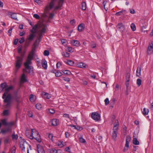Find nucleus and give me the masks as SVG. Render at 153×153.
<instances>
[{
	"label": "nucleus",
	"instance_id": "1",
	"mask_svg": "<svg viewBox=\"0 0 153 153\" xmlns=\"http://www.w3.org/2000/svg\"><path fill=\"white\" fill-rule=\"evenodd\" d=\"M48 29L47 25L42 22L39 25H36L30 30L31 34L28 38H42L45 34L47 32Z\"/></svg>",
	"mask_w": 153,
	"mask_h": 153
},
{
	"label": "nucleus",
	"instance_id": "2",
	"mask_svg": "<svg viewBox=\"0 0 153 153\" xmlns=\"http://www.w3.org/2000/svg\"><path fill=\"white\" fill-rule=\"evenodd\" d=\"M20 147L22 151H23L24 153H26L25 149H26L27 153H29V148L30 150L32 149L31 146L28 144L24 139H21L20 140Z\"/></svg>",
	"mask_w": 153,
	"mask_h": 153
},
{
	"label": "nucleus",
	"instance_id": "3",
	"mask_svg": "<svg viewBox=\"0 0 153 153\" xmlns=\"http://www.w3.org/2000/svg\"><path fill=\"white\" fill-rule=\"evenodd\" d=\"M34 52H32L30 53L27 57L26 62L24 63V65L27 69L29 70L30 71L31 70V67L30 65L32 63L31 61L33 59L34 55Z\"/></svg>",
	"mask_w": 153,
	"mask_h": 153
},
{
	"label": "nucleus",
	"instance_id": "4",
	"mask_svg": "<svg viewBox=\"0 0 153 153\" xmlns=\"http://www.w3.org/2000/svg\"><path fill=\"white\" fill-rule=\"evenodd\" d=\"M115 123L116 124H114L112 134V138L114 140H116L117 137L119 128V123L118 120H116Z\"/></svg>",
	"mask_w": 153,
	"mask_h": 153
},
{
	"label": "nucleus",
	"instance_id": "5",
	"mask_svg": "<svg viewBox=\"0 0 153 153\" xmlns=\"http://www.w3.org/2000/svg\"><path fill=\"white\" fill-rule=\"evenodd\" d=\"M7 94H5L4 93L2 97V98L4 99V102L5 103H7V104L5 105L6 107H8L10 105L11 100V95L10 94H8L7 96Z\"/></svg>",
	"mask_w": 153,
	"mask_h": 153
},
{
	"label": "nucleus",
	"instance_id": "6",
	"mask_svg": "<svg viewBox=\"0 0 153 153\" xmlns=\"http://www.w3.org/2000/svg\"><path fill=\"white\" fill-rule=\"evenodd\" d=\"M32 136L38 142L41 141V139L39 132L35 129H32Z\"/></svg>",
	"mask_w": 153,
	"mask_h": 153
},
{
	"label": "nucleus",
	"instance_id": "7",
	"mask_svg": "<svg viewBox=\"0 0 153 153\" xmlns=\"http://www.w3.org/2000/svg\"><path fill=\"white\" fill-rule=\"evenodd\" d=\"M153 51V42H151L149 43V46L148 47L147 53L148 54H151L152 53Z\"/></svg>",
	"mask_w": 153,
	"mask_h": 153
},
{
	"label": "nucleus",
	"instance_id": "8",
	"mask_svg": "<svg viewBox=\"0 0 153 153\" xmlns=\"http://www.w3.org/2000/svg\"><path fill=\"white\" fill-rule=\"evenodd\" d=\"M17 61L16 62V67L17 69L20 68L22 62V58L19 57H17Z\"/></svg>",
	"mask_w": 153,
	"mask_h": 153
},
{
	"label": "nucleus",
	"instance_id": "9",
	"mask_svg": "<svg viewBox=\"0 0 153 153\" xmlns=\"http://www.w3.org/2000/svg\"><path fill=\"white\" fill-rule=\"evenodd\" d=\"M56 0H52L50 2L49 5H47L45 7V10L47 11H49V10L51 9L53 7L55 1Z\"/></svg>",
	"mask_w": 153,
	"mask_h": 153
},
{
	"label": "nucleus",
	"instance_id": "10",
	"mask_svg": "<svg viewBox=\"0 0 153 153\" xmlns=\"http://www.w3.org/2000/svg\"><path fill=\"white\" fill-rule=\"evenodd\" d=\"M91 117L95 121H98L100 119V116L98 113L96 112H93L92 114Z\"/></svg>",
	"mask_w": 153,
	"mask_h": 153
},
{
	"label": "nucleus",
	"instance_id": "11",
	"mask_svg": "<svg viewBox=\"0 0 153 153\" xmlns=\"http://www.w3.org/2000/svg\"><path fill=\"white\" fill-rule=\"evenodd\" d=\"M137 135L136 134H135L134 133L133 136V143L135 145H138L140 143L137 140Z\"/></svg>",
	"mask_w": 153,
	"mask_h": 153
},
{
	"label": "nucleus",
	"instance_id": "12",
	"mask_svg": "<svg viewBox=\"0 0 153 153\" xmlns=\"http://www.w3.org/2000/svg\"><path fill=\"white\" fill-rule=\"evenodd\" d=\"M117 29L120 31L123 32L124 30V27L123 23H118L117 26Z\"/></svg>",
	"mask_w": 153,
	"mask_h": 153
},
{
	"label": "nucleus",
	"instance_id": "13",
	"mask_svg": "<svg viewBox=\"0 0 153 153\" xmlns=\"http://www.w3.org/2000/svg\"><path fill=\"white\" fill-rule=\"evenodd\" d=\"M64 2V0H59L58 6H56L54 8V10H57L62 7Z\"/></svg>",
	"mask_w": 153,
	"mask_h": 153
},
{
	"label": "nucleus",
	"instance_id": "14",
	"mask_svg": "<svg viewBox=\"0 0 153 153\" xmlns=\"http://www.w3.org/2000/svg\"><path fill=\"white\" fill-rule=\"evenodd\" d=\"M131 138L130 136L129 135L127 136L126 138V142L125 145V146L129 148V144Z\"/></svg>",
	"mask_w": 153,
	"mask_h": 153
},
{
	"label": "nucleus",
	"instance_id": "15",
	"mask_svg": "<svg viewBox=\"0 0 153 153\" xmlns=\"http://www.w3.org/2000/svg\"><path fill=\"white\" fill-rule=\"evenodd\" d=\"M26 136L32 140L33 137L32 136V131H31L29 130H27L26 131Z\"/></svg>",
	"mask_w": 153,
	"mask_h": 153
},
{
	"label": "nucleus",
	"instance_id": "16",
	"mask_svg": "<svg viewBox=\"0 0 153 153\" xmlns=\"http://www.w3.org/2000/svg\"><path fill=\"white\" fill-rule=\"evenodd\" d=\"M40 39H36V40L34 42L33 45V49L32 52H34L33 51V49H35L38 45L39 44L40 42V40H39Z\"/></svg>",
	"mask_w": 153,
	"mask_h": 153
},
{
	"label": "nucleus",
	"instance_id": "17",
	"mask_svg": "<svg viewBox=\"0 0 153 153\" xmlns=\"http://www.w3.org/2000/svg\"><path fill=\"white\" fill-rule=\"evenodd\" d=\"M37 149L38 153H45L43 148L40 146H37Z\"/></svg>",
	"mask_w": 153,
	"mask_h": 153
},
{
	"label": "nucleus",
	"instance_id": "18",
	"mask_svg": "<svg viewBox=\"0 0 153 153\" xmlns=\"http://www.w3.org/2000/svg\"><path fill=\"white\" fill-rule=\"evenodd\" d=\"M85 25L83 24L82 23L78 25V30L79 31L81 32L84 30Z\"/></svg>",
	"mask_w": 153,
	"mask_h": 153
},
{
	"label": "nucleus",
	"instance_id": "19",
	"mask_svg": "<svg viewBox=\"0 0 153 153\" xmlns=\"http://www.w3.org/2000/svg\"><path fill=\"white\" fill-rule=\"evenodd\" d=\"M78 66L82 68H85L88 67V65L85 63L81 62L78 64Z\"/></svg>",
	"mask_w": 153,
	"mask_h": 153
},
{
	"label": "nucleus",
	"instance_id": "20",
	"mask_svg": "<svg viewBox=\"0 0 153 153\" xmlns=\"http://www.w3.org/2000/svg\"><path fill=\"white\" fill-rule=\"evenodd\" d=\"M52 125L53 126L57 125L59 124V121L56 119H54L51 121Z\"/></svg>",
	"mask_w": 153,
	"mask_h": 153
},
{
	"label": "nucleus",
	"instance_id": "21",
	"mask_svg": "<svg viewBox=\"0 0 153 153\" xmlns=\"http://www.w3.org/2000/svg\"><path fill=\"white\" fill-rule=\"evenodd\" d=\"M9 14L11 16L12 18L15 20H18L16 13H12L11 12H10Z\"/></svg>",
	"mask_w": 153,
	"mask_h": 153
},
{
	"label": "nucleus",
	"instance_id": "22",
	"mask_svg": "<svg viewBox=\"0 0 153 153\" xmlns=\"http://www.w3.org/2000/svg\"><path fill=\"white\" fill-rule=\"evenodd\" d=\"M42 62L43 68L45 69H46L48 67L47 61L45 60H42Z\"/></svg>",
	"mask_w": 153,
	"mask_h": 153
},
{
	"label": "nucleus",
	"instance_id": "23",
	"mask_svg": "<svg viewBox=\"0 0 153 153\" xmlns=\"http://www.w3.org/2000/svg\"><path fill=\"white\" fill-rule=\"evenodd\" d=\"M72 44L76 46H79L80 45L79 42L76 40H73L71 42Z\"/></svg>",
	"mask_w": 153,
	"mask_h": 153
},
{
	"label": "nucleus",
	"instance_id": "24",
	"mask_svg": "<svg viewBox=\"0 0 153 153\" xmlns=\"http://www.w3.org/2000/svg\"><path fill=\"white\" fill-rule=\"evenodd\" d=\"M141 68L140 67H138L136 71V76L139 77L140 75Z\"/></svg>",
	"mask_w": 153,
	"mask_h": 153
},
{
	"label": "nucleus",
	"instance_id": "25",
	"mask_svg": "<svg viewBox=\"0 0 153 153\" xmlns=\"http://www.w3.org/2000/svg\"><path fill=\"white\" fill-rule=\"evenodd\" d=\"M36 97L33 95L31 94L30 96V100L31 102H34L35 100Z\"/></svg>",
	"mask_w": 153,
	"mask_h": 153
},
{
	"label": "nucleus",
	"instance_id": "26",
	"mask_svg": "<svg viewBox=\"0 0 153 153\" xmlns=\"http://www.w3.org/2000/svg\"><path fill=\"white\" fill-rule=\"evenodd\" d=\"M13 88L12 86H10L9 87H7L5 89V92L4 93H5V94H8V93L9 91L12 90Z\"/></svg>",
	"mask_w": 153,
	"mask_h": 153
},
{
	"label": "nucleus",
	"instance_id": "27",
	"mask_svg": "<svg viewBox=\"0 0 153 153\" xmlns=\"http://www.w3.org/2000/svg\"><path fill=\"white\" fill-rule=\"evenodd\" d=\"M26 77L25 74L24 73L22 74L21 77V81L23 82H25L27 81Z\"/></svg>",
	"mask_w": 153,
	"mask_h": 153
},
{
	"label": "nucleus",
	"instance_id": "28",
	"mask_svg": "<svg viewBox=\"0 0 153 153\" xmlns=\"http://www.w3.org/2000/svg\"><path fill=\"white\" fill-rule=\"evenodd\" d=\"M1 123L2 125L4 126H6L7 125V120L5 119H4L1 120Z\"/></svg>",
	"mask_w": 153,
	"mask_h": 153
},
{
	"label": "nucleus",
	"instance_id": "29",
	"mask_svg": "<svg viewBox=\"0 0 153 153\" xmlns=\"http://www.w3.org/2000/svg\"><path fill=\"white\" fill-rule=\"evenodd\" d=\"M71 126L75 128L78 130H81L83 128L82 127H81L78 126H76L74 125H70Z\"/></svg>",
	"mask_w": 153,
	"mask_h": 153
},
{
	"label": "nucleus",
	"instance_id": "30",
	"mask_svg": "<svg viewBox=\"0 0 153 153\" xmlns=\"http://www.w3.org/2000/svg\"><path fill=\"white\" fill-rule=\"evenodd\" d=\"M42 94L45 96V97L48 99H49L51 97L50 94L46 93L44 92L42 93Z\"/></svg>",
	"mask_w": 153,
	"mask_h": 153
},
{
	"label": "nucleus",
	"instance_id": "31",
	"mask_svg": "<svg viewBox=\"0 0 153 153\" xmlns=\"http://www.w3.org/2000/svg\"><path fill=\"white\" fill-rule=\"evenodd\" d=\"M149 112L148 109H146L145 108H144L143 111V114L144 115L146 116L148 114Z\"/></svg>",
	"mask_w": 153,
	"mask_h": 153
},
{
	"label": "nucleus",
	"instance_id": "32",
	"mask_svg": "<svg viewBox=\"0 0 153 153\" xmlns=\"http://www.w3.org/2000/svg\"><path fill=\"white\" fill-rule=\"evenodd\" d=\"M62 54L63 56L66 57H68L70 56V54L66 52H63Z\"/></svg>",
	"mask_w": 153,
	"mask_h": 153
},
{
	"label": "nucleus",
	"instance_id": "33",
	"mask_svg": "<svg viewBox=\"0 0 153 153\" xmlns=\"http://www.w3.org/2000/svg\"><path fill=\"white\" fill-rule=\"evenodd\" d=\"M62 72L64 74L66 75H70L71 74V71L68 70H63Z\"/></svg>",
	"mask_w": 153,
	"mask_h": 153
},
{
	"label": "nucleus",
	"instance_id": "34",
	"mask_svg": "<svg viewBox=\"0 0 153 153\" xmlns=\"http://www.w3.org/2000/svg\"><path fill=\"white\" fill-rule=\"evenodd\" d=\"M86 4L85 2H82V10H85L86 9Z\"/></svg>",
	"mask_w": 153,
	"mask_h": 153
},
{
	"label": "nucleus",
	"instance_id": "35",
	"mask_svg": "<svg viewBox=\"0 0 153 153\" xmlns=\"http://www.w3.org/2000/svg\"><path fill=\"white\" fill-rule=\"evenodd\" d=\"M55 74L56 76L59 77L61 76L62 75V74L59 71H57L56 73H55Z\"/></svg>",
	"mask_w": 153,
	"mask_h": 153
},
{
	"label": "nucleus",
	"instance_id": "36",
	"mask_svg": "<svg viewBox=\"0 0 153 153\" xmlns=\"http://www.w3.org/2000/svg\"><path fill=\"white\" fill-rule=\"evenodd\" d=\"M3 115L4 116H6L9 114V110H5L3 111Z\"/></svg>",
	"mask_w": 153,
	"mask_h": 153
},
{
	"label": "nucleus",
	"instance_id": "37",
	"mask_svg": "<svg viewBox=\"0 0 153 153\" xmlns=\"http://www.w3.org/2000/svg\"><path fill=\"white\" fill-rule=\"evenodd\" d=\"M9 131V128H7L6 129H1V133L2 134H4L5 133L8 132Z\"/></svg>",
	"mask_w": 153,
	"mask_h": 153
},
{
	"label": "nucleus",
	"instance_id": "38",
	"mask_svg": "<svg viewBox=\"0 0 153 153\" xmlns=\"http://www.w3.org/2000/svg\"><path fill=\"white\" fill-rule=\"evenodd\" d=\"M61 42L62 44L64 46H66L67 45V42L65 39H62L61 40Z\"/></svg>",
	"mask_w": 153,
	"mask_h": 153
},
{
	"label": "nucleus",
	"instance_id": "39",
	"mask_svg": "<svg viewBox=\"0 0 153 153\" xmlns=\"http://www.w3.org/2000/svg\"><path fill=\"white\" fill-rule=\"evenodd\" d=\"M36 107V109L40 110L42 108V105L39 103H37L35 105Z\"/></svg>",
	"mask_w": 153,
	"mask_h": 153
},
{
	"label": "nucleus",
	"instance_id": "40",
	"mask_svg": "<svg viewBox=\"0 0 153 153\" xmlns=\"http://www.w3.org/2000/svg\"><path fill=\"white\" fill-rule=\"evenodd\" d=\"M79 141L82 143H85L86 142L85 140L82 137H81L79 138Z\"/></svg>",
	"mask_w": 153,
	"mask_h": 153
},
{
	"label": "nucleus",
	"instance_id": "41",
	"mask_svg": "<svg viewBox=\"0 0 153 153\" xmlns=\"http://www.w3.org/2000/svg\"><path fill=\"white\" fill-rule=\"evenodd\" d=\"M126 10H121L119 12H117L116 14L115 15H117V16H120L121 15V13H123V12H126Z\"/></svg>",
	"mask_w": 153,
	"mask_h": 153
},
{
	"label": "nucleus",
	"instance_id": "42",
	"mask_svg": "<svg viewBox=\"0 0 153 153\" xmlns=\"http://www.w3.org/2000/svg\"><path fill=\"white\" fill-rule=\"evenodd\" d=\"M130 74L129 73H126V80L128 81H130Z\"/></svg>",
	"mask_w": 153,
	"mask_h": 153
},
{
	"label": "nucleus",
	"instance_id": "43",
	"mask_svg": "<svg viewBox=\"0 0 153 153\" xmlns=\"http://www.w3.org/2000/svg\"><path fill=\"white\" fill-rule=\"evenodd\" d=\"M1 87L2 89H4L5 88H6L7 87V85L6 83H2L1 85Z\"/></svg>",
	"mask_w": 153,
	"mask_h": 153
},
{
	"label": "nucleus",
	"instance_id": "44",
	"mask_svg": "<svg viewBox=\"0 0 153 153\" xmlns=\"http://www.w3.org/2000/svg\"><path fill=\"white\" fill-rule=\"evenodd\" d=\"M131 27L133 31H135L136 30V26L134 23H132L131 25Z\"/></svg>",
	"mask_w": 153,
	"mask_h": 153
},
{
	"label": "nucleus",
	"instance_id": "45",
	"mask_svg": "<svg viewBox=\"0 0 153 153\" xmlns=\"http://www.w3.org/2000/svg\"><path fill=\"white\" fill-rule=\"evenodd\" d=\"M62 79L63 80H64L67 82H69L70 81V79L68 77H61Z\"/></svg>",
	"mask_w": 153,
	"mask_h": 153
},
{
	"label": "nucleus",
	"instance_id": "46",
	"mask_svg": "<svg viewBox=\"0 0 153 153\" xmlns=\"http://www.w3.org/2000/svg\"><path fill=\"white\" fill-rule=\"evenodd\" d=\"M53 153H61L60 150H56L55 149H52Z\"/></svg>",
	"mask_w": 153,
	"mask_h": 153
},
{
	"label": "nucleus",
	"instance_id": "47",
	"mask_svg": "<svg viewBox=\"0 0 153 153\" xmlns=\"http://www.w3.org/2000/svg\"><path fill=\"white\" fill-rule=\"evenodd\" d=\"M141 81H142L140 79H137V83L138 86H140V85H141Z\"/></svg>",
	"mask_w": 153,
	"mask_h": 153
},
{
	"label": "nucleus",
	"instance_id": "48",
	"mask_svg": "<svg viewBox=\"0 0 153 153\" xmlns=\"http://www.w3.org/2000/svg\"><path fill=\"white\" fill-rule=\"evenodd\" d=\"M68 51L70 52H74V49L71 47H68L67 48Z\"/></svg>",
	"mask_w": 153,
	"mask_h": 153
},
{
	"label": "nucleus",
	"instance_id": "49",
	"mask_svg": "<svg viewBox=\"0 0 153 153\" xmlns=\"http://www.w3.org/2000/svg\"><path fill=\"white\" fill-rule=\"evenodd\" d=\"M63 117L67 118H68L70 119H71V118L68 114H64L63 115Z\"/></svg>",
	"mask_w": 153,
	"mask_h": 153
},
{
	"label": "nucleus",
	"instance_id": "50",
	"mask_svg": "<svg viewBox=\"0 0 153 153\" xmlns=\"http://www.w3.org/2000/svg\"><path fill=\"white\" fill-rule=\"evenodd\" d=\"M12 138L13 139L17 140L18 138V136L17 135H15L13 134L12 135Z\"/></svg>",
	"mask_w": 153,
	"mask_h": 153
},
{
	"label": "nucleus",
	"instance_id": "51",
	"mask_svg": "<svg viewBox=\"0 0 153 153\" xmlns=\"http://www.w3.org/2000/svg\"><path fill=\"white\" fill-rule=\"evenodd\" d=\"M44 54L45 56H48L49 54V51L48 50H45L44 52Z\"/></svg>",
	"mask_w": 153,
	"mask_h": 153
},
{
	"label": "nucleus",
	"instance_id": "52",
	"mask_svg": "<svg viewBox=\"0 0 153 153\" xmlns=\"http://www.w3.org/2000/svg\"><path fill=\"white\" fill-rule=\"evenodd\" d=\"M68 64L70 65H72L74 64V62L71 60L68 61L67 62Z\"/></svg>",
	"mask_w": 153,
	"mask_h": 153
},
{
	"label": "nucleus",
	"instance_id": "53",
	"mask_svg": "<svg viewBox=\"0 0 153 153\" xmlns=\"http://www.w3.org/2000/svg\"><path fill=\"white\" fill-rule=\"evenodd\" d=\"M14 123L13 122H10L7 123V126H12L14 125Z\"/></svg>",
	"mask_w": 153,
	"mask_h": 153
},
{
	"label": "nucleus",
	"instance_id": "54",
	"mask_svg": "<svg viewBox=\"0 0 153 153\" xmlns=\"http://www.w3.org/2000/svg\"><path fill=\"white\" fill-rule=\"evenodd\" d=\"M104 101L105 105H107L109 103V101L108 98H106L104 100Z\"/></svg>",
	"mask_w": 153,
	"mask_h": 153
},
{
	"label": "nucleus",
	"instance_id": "55",
	"mask_svg": "<svg viewBox=\"0 0 153 153\" xmlns=\"http://www.w3.org/2000/svg\"><path fill=\"white\" fill-rule=\"evenodd\" d=\"M58 145L60 147H62L64 146V144L63 143V142L60 141L58 143Z\"/></svg>",
	"mask_w": 153,
	"mask_h": 153
},
{
	"label": "nucleus",
	"instance_id": "56",
	"mask_svg": "<svg viewBox=\"0 0 153 153\" xmlns=\"http://www.w3.org/2000/svg\"><path fill=\"white\" fill-rule=\"evenodd\" d=\"M97 138L98 140V142H101L102 140V137L100 136H98Z\"/></svg>",
	"mask_w": 153,
	"mask_h": 153
},
{
	"label": "nucleus",
	"instance_id": "57",
	"mask_svg": "<svg viewBox=\"0 0 153 153\" xmlns=\"http://www.w3.org/2000/svg\"><path fill=\"white\" fill-rule=\"evenodd\" d=\"M33 16L34 18L37 19H39L40 18V16H39L36 14H34L33 15Z\"/></svg>",
	"mask_w": 153,
	"mask_h": 153
},
{
	"label": "nucleus",
	"instance_id": "58",
	"mask_svg": "<svg viewBox=\"0 0 153 153\" xmlns=\"http://www.w3.org/2000/svg\"><path fill=\"white\" fill-rule=\"evenodd\" d=\"M128 81L126 80L125 82V85L126 86V88H127V89H128V86L129 85V81Z\"/></svg>",
	"mask_w": 153,
	"mask_h": 153
},
{
	"label": "nucleus",
	"instance_id": "59",
	"mask_svg": "<svg viewBox=\"0 0 153 153\" xmlns=\"http://www.w3.org/2000/svg\"><path fill=\"white\" fill-rule=\"evenodd\" d=\"M49 111L50 113L51 114H53L55 113V111L53 109H49Z\"/></svg>",
	"mask_w": 153,
	"mask_h": 153
},
{
	"label": "nucleus",
	"instance_id": "60",
	"mask_svg": "<svg viewBox=\"0 0 153 153\" xmlns=\"http://www.w3.org/2000/svg\"><path fill=\"white\" fill-rule=\"evenodd\" d=\"M65 134L66 137L67 138H68V137H69L70 135V133L69 132H65Z\"/></svg>",
	"mask_w": 153,
	"mask_h": 153
},
{
	"label": "nucleus",
	"instance_id": "61",
	"mask_svg": "<svg viewBox=\"0 0 153 153\" xmlns=\"http://www.w3.org/2000/svg\"><path fill=\"white\" fill-rule=\"evenodd\" d=\"M65 150L66 151L68 152H69V153L71 152L70 148H69V147H66L65 149Z\"/></svg>",
	"mask_w": 153,
	"mask_h": 153
},
{
	"label": "nucleus",
	"instance_id": "62",
	"mask_svg": "<svg viewBox=\"0 0 153 153\" xmlns=\"http://www.w3.org/2000/svg\"><path fill=\"white\" fill-rule=\"evenodd\" d=\"M19 98V97L17 96V94H16V95L13 97V99H15L17 101H18Z\"/></svg>",
	"mask_w": 153,
	"mask_h": 153
},
{
	"label": "nucleus",
	"instance_id": "63",
	"mask_svg": "<svg viewBox=\"0 0 153 153\" xmlns=\"http://www.w3.org/2000/svg\"><path fill=\"white\" fill-rule=\"evenodd\" d=\"M13 150L12 151L11 153H15L16 151V148L15 146L13 147Z\"/></svg>",
	"mask_w": 153,
	"mask_h": 153
},
{
	"label": "nucleus",
	"instance_id": "64",
	"mask_svg": "<svg viewBox=\"0 0 153 153\" xmlns=\"http://www.w3.org/2000/svg\"><path fill=\"white\" fill-rule=\"evenodd\" d=\"M35 1L39 4H41L42 3V1L40 0H36Z\"/></svg>",
	"mask_w": 153,
	"mask_h": 153
}]
</instances>
